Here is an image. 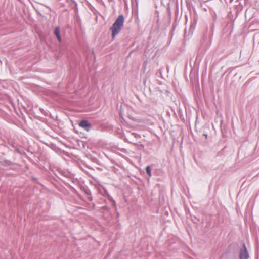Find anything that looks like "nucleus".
<instances>
[{"label":"nucleus","instance_id":"obj_1","mask_svg":"<svg viewBox=\"0 0 259 259\" xmlns=\"http://www.w3.org/2000/svg\"><path fill=\"white\" fill-rule=\"evenodd\" d=\"M124 22V18L123 15H120L110 28L112 32V37L114 39L115 37L120 32Z\"/></svg>","mask_w":259,"mask_h":259},{"label":"nucleus","instance_id":"obj_2","mask_svg":"<svg viewBox=\"0 0 259 259\" xmlns=\"http://www.w3.org/2000/svg\"><path fill=\"white\" fill-rule=\"evenodd\" d=\"M249 258V253L247 251L245 243L243 244V247L240 250L239 258L248 259Z\"/></svg>","mask_w":259,"mask_h":259},{"label":"nucleus","instance_id":"obj_3","mask_svg":"<svg viewBox=\"0 0 259 259\" xmlns=\"http://www.w3.org/2000/svg\"><path fill=\"white\" fill-rule=\"evenodd\" d=\"M79 126L89 132L92 127V125L87 120H82L79 123Z\"/></svg>","mask_w":259,"mask_h":259},{"label":"nucleus","instance_id":"obj_4","mask_svg":"<svg viewBox=\"0 0 259 259\" xmlns=\"http://www.w3.org/2000/svg\"><path fill=\"white\" fill-rule=\"evenodd\" d=\"M60 33V27H59V26L56 27L54 30V34L56 35V36L57 38V40L59 42H60L61 41V37Z\"/></svg>","mask_w":259,"mask_h":259},{"label":"nucleus","instance_id":"obj_5","mask_svg":"<svg viewBox=\"0 0 259 259\" xmlns=\"http://www.w3.org/2000/svg\"><path fill=\"white\" fill-rule=\"evenodd\" d=\"M61 174L63 175H64L65 177L68 178L69 179H70L71 180H72L73 182H74L75 180H74V177L70 173H69L67 171H62Z\"/></svg>","mask_w":259,"mask_h":259},{"label":"nucleus","instance_id":"obj_6","mask_svg":"<svg viewBox=\"0 0 259 259\" xmlns=\"http://www.w3.org/2000/svg\"><path fill=\"white\" fill-rule=\"evenodd\" d=\"M85 194H86V195L87 196L88 199L90 201H92L93 199H92V194H91V191L89 190H85Z\"/></svg>","mask_w":259,"mask_h":259},{"label":"nucleus","instance_id":"obj_7","mask_svg":"<svg viewBox=\"0 0 259 259\" xmlns=\"http://www.w3.org/2000/svg\"><path fill=\"white\" fill-rule=\"evenodd\" d=\"M146 172L147 173V174L148 175L149 177H151L152 174H151V168H150V166L148 165L146 167Z\"/></svg>","mask_w":259,"mask_h":259},{"label":"nucleus","instance_id":"obj_8","mask_svg":"<svg viewBox=\"0 0 259 259\" xmlns=\"http://www.w3.org/2000/svg\"><path fill=\"white\" fill-rule=\"evenodd\" d=\"M109 199L112 203L113 205H114V207L115 208L116 211H117L116 204L115 201L111 197H109Z\"/></svg>","mask_w":259,"mask_h":259},{"label":"nucleus","instance_id":"obj_9","mask_svg":"<svg viewBox=\"0 0 259 259\" xmlns=\"http://www.w3.org/2000/svg\"><path fill=\"white\" fill-rule=\"evenodd\" d=\"M39 4H40V5H42V6H45V7H46L47 8H48L50 11H51V8H50L49 6H47V5H44V4H41V3H39Z\"/></svg>","mask_w":259,"mask_h":259},{"label":"nucleus","instance_id":"obj_10","mask_svg":"<svg viewBox=\"0 0 259 259\" xmlns=\"http://www.w3.org/2000/svg\"><path fill=\"white\" fill-rule=\"evenodd\" d=\"M1 64H2V61H1V60H0V65H1Z\"/></svg>","mask_w":259,"mask_h":259}]
</instances>
